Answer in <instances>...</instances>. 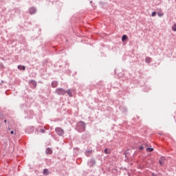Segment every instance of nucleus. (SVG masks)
Returning <instances> with one entry per match:
<instances>
[{
	"mask_svg": "<svg viewBox=\"0 0 176 176\" xmlns=\"http://www.w3.org/2000/svg\"><path fill=\"white\" fill-rule=\"evenodd\" d=\"M55 93L58 94V96H65V94H67L69 97H72V92L71 91V89L65 90L63 88H56Z\"/></svg>",
	"mask_w": 176,
	"mask_h": 176,
	"instance_id": "f257e3e1",
	"label": "nucleus"
},
{
	"mask_svg": "<svg viewBox=\"0 0 176 176\" xmlns=\"http://www.w3.org/2000/svg\"><path fill=\"white\" fill-rule=\"evenodd\" d=\"M76 130H77L78 133H83V131L86 130V123L83 121L78 122L76 124Z\"/></svg>",
	"mask_w": 176,
	"mask_h": 176,
	"instance_id": "f03ea898",
	"label": "nucleus"
},
{
	"mask_svg": "<svg viewBox=\"0 0 176 176\" xmlns=\"http://www.w3.org/2000/svg\"><path fill=\"white\" fill-rule=\"evenodd\" d=\"M55 132L58 135H60V137H63V135H64V129L60 127H56L55 129Z\"/></svg>",
	"mask_w": 176,
	"mask_h": 176,
	"instance_id": "7ed1b4c3",
	"label": "nucleus"
},
{
	"mask_svg": "<svg viewBox=\"0 0 176 176\" xmlns=\"http://www.w3.org/2000/svg\"><path fill=\"white\" fill-rule=\"evenodd\" d=\"M29 85L31 87V89H35V87H36V81H35V80H30L29 81Z\"/></svg>",
	"mask_w": 176,
	"mask_h": 176,
	"instance_id": "20e7f679",
	"label": "nucleus"
},
{
	"mask_svg": "<svg viewBox=\"0 0 176 176\" xmlns=\"http://www.w3.org/2000/svg\"><path fill=\"white\" fill-rule=\"evenodd\" d=\"M96 164V160L95 159H91L88 162H87V165L89 167H93V166H94Z\"/></svg>",
	"mask_w": 176,
	"mask_h": 176,
	"instance_id": "39448f33",
	"label": "nucleus"
},
{
	"mask_svg": "<svg viewBox=\"0 0 176 176\" xmlns=\"http://www.w3.org/2000/svg\"><path fill=\"white\" fill-rule=\"evenodd\" d=\"M29 13L30 14H35V13H36V8H35L34 7L30 8Z\"/></svg>",
	"mask_w": 176,
	"mask_h": 176,
	"instance_id": "423d86ee",
	"label": "nucleus"
},
{
	"mask_svg": "<svg viewBox=\"0 0 176 176\" xmlns=\"http://www.w3.org/2000/svg\"><path fill=\"white\" fill-rule=\"evenodd\" d=\"M166 160V157L162 156L160 157V160H159V164H160V166H164V161Z\"/></svg>",
	"mask_w": 176,
	"mask_h": 176,
	"instance_id": "0eeeda50",
	"label": "nucleus"
},
{
	"mask_svg": "<svg viewBox=\"0 0 176 176\" xmlns=\"http://www.w3.org/2000/svg\"><path fill=\"white\" fill-rule=\"evenodd\" d=\"M58 85V82H57L56 80L52 81L51 84L52 87H53L54 89L57 87Z\"/></svg>",
	"mask_w": 176,
	"mask_h": 176,
	"instance_id": "6e6552de",
	"label": "nucleus"
},
{
	"mask_svg": "<svg viewBox=\"0 0 176 176\" xmlns=\"http://www.w3.org/2000/svg\"><path fill=\"white\" fill-rule=\"evenodd\" d=\"M45 153H47V155H52L53 153V150H52L50 148H47L45 150Z\"/></svg>",
	"mask_w": 176,
	"mask_h": 176,
	"instance_id": "1a4fd4ad",
	"label": "nucleus"
},
{
	"mask_svg": "<svg viewBox=\"0 0 176 176\" xmlns=\"http://www.w3.org/2000/svg\"><path fill=\"white\" fill-rule=\"evenodd\" d=\"M90 137V134L89 133H85L82 135V140H86V138H89Z\"/></svg>",
	"mask_w": 176,
	"mask_h": 176,
	"instance_id": "9d476101",
	"label": "nucleus"
},
{
	"mask_svg": "<svg viewBox=\"0 0 176 176\" xmlns=\"http://www.w3.org/2000/svg\"><path fill=\"white\" fill-rule=\"evenodd\" d=\"M17 68L19 69V71H25V66L24 65H18Z\"/></svg>",
	"mask_w": 176,
	"mask_h": 176,
	"instance_id": "9b49d317",
	"label": "nucleus"
},
{
	"mask_svg": "<svg viewBox=\"0 0 176 176\" xmlns=\"http://www.w3.org/2000/svg\"><path fill=\"white\" fill-rule=\"evenodd\" d=\"M91 152H93V151H91V150L86 151L85 152V156H87V157H90V155H91Z\"/></svg>",
	"mask_w": 176,
	"mask_h": 176,
	"instance_id": "f8f14e48",
	"label": "nucleus"
},
{
	"mask_svg": "<svg viewBox=\"0 0 176 176\" xmlns=\"http://www.w3.org/2000/svg\"><path fill=\"white\" fill-rule=\"evenodd\" d=\"M43 175H49L50 174V172H49V170L47 168L43 169Z\"/></svg>",
	"mask_w": 176,
	"mask_h": 176,
	"instance_id": "ddd939ff",
	"label": "nucleus"
},
{
	"mask_svg": "<svg viewBox=\"0 0 176 176\" xmlns=\"http://www.w3.org/2000/svg\"><path fill=\"white\" fill-rule=\"evenodd\" d=\"M151 57H149V56H147V57H146V58H145V62L147 63V64H151Z\"/></svg>",
	"mask_w": 176,
	"mask_h": 176,
	"instance_id": "4468645a",
	"label": "nucleus"
},
{
	"mask_svg": "<svg viewBox=\"0 0 176 176\" xmlns=\"http://www.w3.org/2000/svg\"><path fill=\"white\" fill-rule=\"evenodd\" d=\"M127 38H128L127 35L124 34V35L122 36V42H124V41H127Z\"/></svg>",
	"mask_w": 176,
	"mask_h": 176,
	"instance_id": "2eb2a0df",
	"label": "nucleus"
},
{
	"mask_svg": "<svg viewBox=\"0 0 176 176\" xmlns=\"http://www.w3.org/2000/svg\"><path fill=\"white\" fill-rule=\"evenodd\" d=\"M147 152H153L154 149L153 148L148 147L146 148Z\"/></svg>",
	"mask_w": 176,
	"mask_h": 176,
	"instance_id": "dca6fc26",
	"label": "nucleus"
},
{
	"mask_svg": "<svg viewBox=\"0 0 176 176\" xmlns=\"http://www.w3.org/2000/svg\"><path fill=\"white\" fill-rule=\"evenodd\" d=\"M122 110V112H127V108L126 107H120Z\"/></svg>",
	"mask_w": 176,
	"mask_h": 176,
	"instance_id": "f3484780",
	"label": "nucleus"
},
{
	"mask_svg": "<svg viewBox=\"0 0 176 176\" xmlns=\"http://www.w3.org/2000/svg\"><path fill=\"white\" fill-rule=\"evenodd\" d=\"M172 30H173V31L176 32V23L173 25Z\"/></svg>",
	"mask_w": 176,
	"mask_h": 176,
	"instance_id": "a211bd4d",
	"label": "nucleus"
},
{
	"mask_svg": "<svg viewBox=\"0 0 176 176\" xmlns=\"http://www.w3.org/2000/svg\"><path fill=\"white\" fill-rule=\"evenodd\" d=\"M157 12L155 11H153L151 14L152 17H155L156 16Z\"/></svg>",
	"mask_w": 176,
	"mask_h": 176,
	"instance_id": "6ab92c4d",
	"label": "nucleus"
},
{
	"mask_svg": "<svg viewBox=\"0 0 176 176\" xmlns=\"http://www.w3.org/2000/svg\"><path fill=\"white\" fill-rule=\"evenodd\" d=\"M163 13H161V12H157V16H159V17H162V16H163Z\"/></svg>",
	"mask_w": 176,
	"mask_h": 176,
	"instance_id": "aec40b11",
	"label": "nucleus"
},
{
	"mask_svg": "<svg viewBox=\"0 0 176 176\" xmlns=\"http://www.w3.org/2000/svg\"><path fill=\"white\" fill-rule=\"evenodd\" d=\"M40 131H41V133H42L43 134H45V129H41Z\"/></svg>",
	"mask_w": 176,
	"mask_h": 176,
	"instance_id": "412c9836",
	"label": "nucleus"
},
{
	"mask_svg": "<svg viewBox=\"0 0 176 176\" xmlns=\"http://www.w3.org/2000/svg\"><path fill=\"white\" fill-rule=\"evenodd\" d=\"M139 149H140V151H142V149H144V146H140L139 147Z\"/></svg>",
	"mask_w": 176,
	"mask_h": 176,
	"instance_id": "4be33fe9",
	"label": "nucleus"
},
{
	"mask_svg": "<svg viewBox=\"0 0 176 176\" xmlns=\"http://www.w3.org/2000/svg\"><path fill=\"white\" fill-rule=\"evenodd\" d=\"M104 153L108 154V149H107V148L104 149Z\"/></svg>",
	"mask_w": 176,
	"mask_h": 176,
	"instance_id": "5701e85b",
	"label": "nucleus"
},
{
	"mask_svg": "<svg viewBox=\"0 0 176 176\" xmlns=\"http://www.w3.org/2000/svg\"><path fill=\"white\" fill-rule=\"evenodd\" d=\"M0 67H3V64H2V63H0Z\"/></svg>",
	"mask_w": 176,
	"mask_h": 176,
	"instance_id": "b1692460",
	"label": "nucleus"
},
{
	"mask_svg": "<svg viewBox=\"0 0 176 176\" xmlns=\"http://www.w3.org/2000/svg\"><path fill=\"white\" fill-rule=\"evenodd\" d=\"M10 134H14V131H11Z\"/></svg>",
	"mask_w": 176,
	"mask_h": 176,
	"instance_id": "393cba45",
	"label": "nucleus"
},
{
	"mask_svg": "<svg viewBox=\"0 0 176 176\" xmlns=\"http://www.w3.org/2000/svg\"><path fill=\"white\" fill-rule=\"evenodd\" d=\"M2 126V121H0V127Z\"/></svg>",
	"mask_w": 176,
	"mask_h": 176,
	"instance_id": "a878e982",
	"label": "nucleus"
},
{
	"mask_svg": "<svg viewBox=\"0 0 176 176\" xmlns=\"http://www.w3.org/2000/svg\"><path fill=\"white\" fill-rule=\"evenodd\" d=\"M7 131H10V128H8V129H7Z\"/></svg>",
	"mask_w": 176,
	"mask_h": 176,
	"instance_id": "bb28decb",
	"label": "nucleus"
},
{
	"mask_svg": "<svg viewBox=\"0 0 176 176\" xmlns=\"http://www.w3.org/2000/svg\"><path fill=\"white\" fill-rule=\"evenodd\" d=\"M7 122H8V120H5L4 123H7Z\"/></svg>",
	"mask_w": 176,
	"mask_h": 176,
	"instance_id": "cd10ccee",
	"label": "nucleus"
},
{
	"mask_svg": "<svg viewBox=\"0 0 176 176\" xmlns=\"http://www.w3.org/2000/svg\"><path fill=\"white\" fill-rule=\"evenodd\" d=\"M152 176H156L155 173H152Z\"/></svg>",
	"mask_w": 176,
	"mask_h": 176,
	"instance_id": "c85d7f7f",
	"label": "nucleus"
},
{
	"mask_svg": "<svg viewBox=\"0 0 176 176\" xmlns=\"http://www.w3.org/2000/svg\"><path fill=\"white\" fill-rule=\"evenodd\" d=\"M90 3H91V4L93 3V1H90Z\"/></svg>",
	"mask_w": 176,
	"mask_h": 176,
	"instance_id": "c756f323",
	"label": "nucleus"
}]
</instances>
